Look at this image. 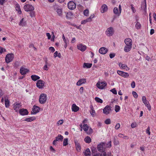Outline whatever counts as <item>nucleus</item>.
Wrapping results in <instances>:
<instances>
[{
    "mask_svg": "<svg viewBox=\"0 0 156 156\" xmlns=\"http://www.w3.org/2000/svg\"><path fill=\"white\" fill-rule=\"evenodd\" d=\"M47 95L46 94L42 93L40 95L39 101L40 104H44L45 103L47 99Z\"/></svg>",
    "mask_w": 156,
    "mask_h": 156,
    "instance_id": "nucleus-1",
    "label": "nucleus"
},
{
    "mask_svg": "<svg viewBox=\"0 0 156 156\" xmlns=\"http://www.w3.org/2000/svg\"><path fill=\"white\" fill-rule=\"evenodd\" d=\"M14 56V55L13 54H9L7 55L5 58V61L6 63H8L12 61Z\"/></svg>",
    "mask_w": 156,
    "mask_h": 156,
    "instance_id": "nucleus-2",
    "label": "nucleus"
},
{
    "mask_svg": "<svg viewBox=\"0 0 156 156\" xmlns=\"http://www.w3.org/2000/svg\"><path fill=\"white\" fill-rule=\"evenodd\" d=\"M45 84L44 81L40 80H37L36 83V86L39 89H42L44 86Z\"/></svg>",
    "mask_w": 156,
    "mask_h": 156,
    "instance_id": "nucleus-3",
    "label": "nucleus"
},
{
    "mask_svg": "<svg viewBox=\"0 0 156 156\" xmlns=\"http://www.w3.org/2000/svg\"><path fill=\"white\" fill-rule=\"evenodd\" d=\"M23 8L24 10L27 12L33 11L34 9V6L30 4H26L25 5Z\"/></svg>",
    "mask_w": 156,
    "mask_h": 156,
    "instance_id": "nucleus-4",
    "label": "nucleus"
},
{
    "mask_svg": "<svg viewBox=\"0 0 156 156\" xmlns=\"http://www.w3.org/2000/svg\"><path fill=\"white\" fill-rule=\"evenodd\" d=\"M107 85V83L105 82H101L97 83V87L99 89H102Z\"/></svg>",
    "mask_w": 156,
    "mask_h": 156,
    "instance_id": "nucleus-5",
    "label": "nucleus"
},
{
    "mask_svg": "<svg viewBox=\"0 0 156 156\" xmlns=\"http://www.w3.org/2000/svg\"><path fill=\"white\" fill-rule=\"evenodd\" d=\"M114 31L112 27H110L106 31V34L108 36H112L114 34Z\"/></svg>",
    "mask_w": 156,
    "mask_h": 156,
    "instance_id": "nucleus-6",
    "label": "nucleus"
},
{
    "mask_svg": "<svg viewBox=\"0 0 156 156\" xmlns=\"http://www.w3.org/2000/svg\"><path fill=\"white\" fill-rule=\"evenodd\" d=\"M105 143L102 142L97 146V148L98 151H105Z\"/></svg>",
    "mask_w": 156,
    "mask_h": 156,
    "instance_id": "nucleus-7",
    "label": "nucleus"
},
{
    "mask_svg": "<svg viewBox=\"0 0 156 156\" xmlns=\"http://www.w3.org/2000/svg\"><path fill=\"white\" fill-rule=\"evenodd\" d=\"M76 4L73 1H70L68 4V8L71 10H73L76 8Z\"/></svg>",
    "mask_w": 156,
    "mask_h": 156,
    "instance_id": "nucleus-8",
    "label": "nucleus"
},
{
    "mask_svg": "<svg viewBox=\"0 0 156 156\" xmlns=\"http://www.w3.org/2000/svg\"><path fill=\"white\" fill-rule=\"evenodd\" d=\"M74 143L76 146V149L78 152H80L81 150V146L79 141L77 140H74Z\"/></svg>",
    "mask_w": 156,
    "mask_h": 156,
    "instance_id": "nucleus-9",
    "label": "nucleus"
},
{
    "mask_svg": "<svg viewBox=\"0 0 156 156\" xmlns=\"http://www.w3.org/2000/svg\"><path fill=\"white\" fill-rule=\"evenodd\" d=\"M111 111V107L109 105H107L103 109V113L106 115L109 114Z\"/></svg>",
    "mask_w": 156,
    "mask_h": 156,
    "instance_id": "nucleus-10",
    "label": "nucleus"
},
{
    "mask_svg": "<svg viewBox=\"0 0 156 156\" xmlns=\"http://www.w3.org/2000/svg\"><path fill=\"white\" fill-rule=\"evenodd\" d=\"M77 47L78 49L82 52L84 51L87 49V46L85 45H83V44L82 43L77 44Z\"/></svg>",
    "mask_w": 156,
    "mask_h": 156,
    "instance_id": "nucleus-11",
    "label": "nucleus"
},
{
    "mask_svg": "<svg viewBox=\"0 0 156 156\" xmlns=\"http://www.w3.org/2000/svg\"><path fill=\"white\" fill-rule=\"evenodd\" d=\"M20 114L22 115H27L29 113L27 109L25 108H21L19 110Z\"/></svg>",
    "mask_w": 156,
    "mask_h": 156,
    "instance_id": "nucleus-12",
    "label": "nucleus"
},
{
    "mask_svg": "<svg viewBox=\"0 0 156 156\" xmlns=\"http://www.w3.org/2000/svg\"><path fill=\"white\" fill-rule=\"evenodd\" d=\"M117 73L119 75L124 78H127L129 76V74L128 73L120 71H118Z\"/></svg>",
    "mask_w": 156,
    "mask_h": 156,
    "instance_id": "nucleus-13",
    "label": "nucleus"
},
{
    "mask_svg": "<svg viewBox=\"0 0 156 156\" xmlns=\"http://www.w3.org/2000/svg\"><path fill=\"white\" fill-rule=\"evenodd\" d=\"M124 41L126 45L132 46V40L131 39L128 38L125 40Z\"/></svg>",
    "mask_w": 156,
    "mask_h": 156,
    "instance_id": "nucleus-14",
    "label": "nucleus"
},
{
    "mask_svg": "<svg viewBox=\"0 0 156 156\" xmlns=\"http://www.w3.org/2000/svg\"><path fill=\"white\" fill-rule=\"evenodd\" d=\"M29 70L23 67H21L20 70V73L22 75L26 74L27 73L29 72Z\"/></svg>",
    "mask_w": 156,
    "mask_h": 156,
    "instance_id": "nucleus-15",
    "label": "nucleus"
},
{
    "mask_svg": "<svg viewBox=\"0 0 156 156\" xmlns=\"http://www.w3.org/2000/svg\"><path fill=\"white\" fill-rule=\"evenodd\" d=\"M108 9V6L106 4H103L101 6L100 9L101 11V13H104L107 11Z\"/></svg>",
    "mask_w": 156,
    "mask_h": 156,
    "instance_id": "nucleus-16",
    "label": "nucleus"
},
{
    "mask_svg": "<svg viewBox=\"0 0 156 156\" xmlns=\"http://www.w3.org/2000/svg\"><path fill=\"white\" fill-rule=\"evenodd\" d=\"M108 50L107 48L102 47L99 50V52L101 54H105L108 51Z\"/></svg>",
    "mask_w": 156,
    "mask_h": 156,
    "instance_id": "nucleus-17",
    "label": "nucleus"
},
{
    "mask_svg": "<svg viewBox=\"0 0 156 156\" xmlns=\"http://www.w3.org/2000/svg\"><path fill=\"white\" fill-rule=\"evenodd\" d=\"M33 114H35L38 112L40 110V108L37 106H34L32 108Z\"/></svg>",
    "mask_w": 156,
    "mask_h": 156,
    "instance_id": "nucleus-18",
    "label": "nucleus"
},
{
    "mask_svg": "<svg viewBox=\"0 0 156 156\" xmlns=\"http://www.w3.org/2000/svg\"><path fill=\"white\" fill-rule=\"evenodd\" d=\"M15 9L17 11L18 14L20 15L22 13V10L20 8V5L18 3H16L15 5Z\"/></svg>",
    "mask_w": 156,
    "mask_h": 156,
    "instance_id": "nucleus-19",
    "label": "nucleus"
},
{
    "mask_svg": "<svg viewBox=\"0 0 156 156\" xmlns=\"http://www.w3.org/2000/svg\"><path fill=\"white\" fill-rule=\"evenodd\" d=\"M86 82V80L85 79H82L79 80L76 83L77 86H80L83 84H84Z\"/></svg>",
    "mask_w": 156,
    "mask_h": 156,
    "instance_id": "nucleus-20",
    "label": "nucleus"
},
{
    "mask_svg": "<svg viewBox=\"0 0 156 156\" xmlns=\"http://www.w3.org/2000/svg\"><path fill=\"white\" fill-rule=\"evenodd\" d=\"M72 110L75 112H76L79 111V108L75 104H73L71 108Z\"/></svg>",
    "mask_w": 156,
    "mask_h": 156,
    "instance_id": "nucleus-21",
    "label": "nucleus"
},
{
    "mask_svg": "<svg viewBox=\"0 0 156 156\" xmlns=\"http://www.w3.org/2000/svg\"><path fill=\"white\" fill-rule=\"evenodd\" d=\"M21 107V105L20 104L15 103L14 104V108L16 112H18Z\"/></svg>",
    "mask_w": 156,
    "mask_h": 156,
    "instance_id": "nucleus-22",
    "label": "nucleus"
},
{
    "mask_svg": "<svg viewBox=\"0 0 156 156\" xmlns=\"http://www.w3.org/2000/svg\"><path fill=\"white\" fill-rule=\"evenodd\" d=\"M143 102L145 106H146L147 107L149 111H151V106L149 104V102L148 101L147 99H146L145 101H143Z\"/></svg>",
    "mask_w": 156,
    "mask_h": 156,
    "instance_id": "nucleus-23",
    "label": "nucleus"
},
{
    "mask_svg": "<svg viewBox=\"0 0 156 156\" xmlns=\"http://www.w3.org/2000/svg\"><path fill=\"white\" fill-rule=\"evenodd\" d=\"M92 64L91 63L84 62L83 64V68H90L92 66Z\"/></svg>",
    "mask_w": 156,
    "mask_h": 156,
    "instance_id": "nucleus-24",
    "label": "nucleus"
},
{
    "mask_svg": "<svg viewBox=\"0 0 156 156\" xmlns=\"http://www.w3.org/2000/svg\"><path fill=\"white\" fill-rule=\"evenodd\" d=\"M26 24V22L24 21V18H22L20 21L19 23V25L20 26H22V27L25 26Z\"/></svg>",
    "mask_w": 156,
    "mask_h": 156,
    "instance_id": "nucleus-25",
    "label": "nucleus"
},
{
    "mask_svg": "<svg viewBox=\"0 0 156 156\" xmlns=\"http://www.w3.org/2000/svg\"><path fill=\"white\" fill-rule=\"evenodd\" d=\"M32 80L34 81L39 80L40 78L39 76L36 75H33L31 76Z\"/></svg>",
    "mask_w": 156,
    "mask_h": 156,
    "instance_id": "nucleus-26",
    "label": "nucleus"
},
{
    "mask_svg": "<svg viewBox=\"0 0 156 156\" xmlns=\"http://www.w3.org/2000/svg\"><path fill=\"white\" fill-rule=\"evenodd\" d=\"M90 108L91 111H90V113L92 116L94 117L95 116V112L94 110L93 106H90Z\"/></svg>",
    "mask_w": 156,
    "mask_h": 156,
    "instance_id": "nucleus-27",
    "label": "nucleus"
},
{
    "mask_svg": "<svg viewBox=\"0 0 156 156\" xmlns=\"http://www.w3.org/2000/svg\"><path fill=\"white\" fill-rule=\"evenodd\" d=\"M85 156H90V152L89 148H87L84 152Z\"/></svg>",
    "mask_w": 156,
    "mask_h": 156,
    "instance_id": "nucleus-28",
    "label": "nucleus"
},
{
    "mask_svg": "<svg viewBox=\"0 0 156 156\" xmlns=\"http://www.w3.org/2000/svg\"><path fill=\"white\" fill-rule=\"evenodd\" d=\"M132 47V46H126L124 48V51L126 52H128L130 51Z\"/></svg>",
    "mask_w": 156,
    "mask_h": 156,
    "instance_id": "nucleus-29",
    "label": "nucleus"
},
{
    "mask_svg": "<svg viewBox=\"0 0 156 156\" xmlns=\"http://www.w3.org/2000/svg\"><path fill=\"white\" fill-rule=\"evenodd\" d=\"M63 137L61 134H58V136L55 138L56 140L57 141H62L63 139Z\"/></svg>",
    "mask_w": 156,
    "mask_h": 156,
    "instance_id": "nucleus-30",
    "label": "nucleus"
},
{
    "mask_svg": "<svg viewBox=\"0 0 156 156\" xmlns=\"http://www.w3.org/2000/svg\"><path fill=\"white\" fill-rule=\"evenodd\" d=\"M113 13L115 15L119 16L121 13H120L119 11V12L118 8L117 7H115L113 9Z\"/></svg>",
    "mask_w": 156,
    "mask_h": 156,
    "instance_id": "nucleus-31",
    "label": "nucleus"
},
{
    "mask_svg": "<svg viewBox=\"0 0 156 156\" xmlns=\"http://www.w3.org/2000/svg\"><path fill=\"white\" fill-rule=\"evenodd\" d=\"M142 26L140 23L139 22H137L135 24V27L138 30L140 29L141 28Z\"/></svg>",
    "mask_w": 156,
    "mask_h": 156,
    "instance_id": "nucleus-32",
    "label": "nucleus"
},
{
    "mask_svg": "<svg viewBox=\"0 0 156 156\" xmlns=\"http://www.w3.org/2000/svg\"><path fill=\"white\" fill-rule=\"evenodd\" d=\"M85 142L89 144L91 142V139L89 136H87L84 139Z\"/></svg>",
    "mask_w": 156,
    "mask_h": 156,
    "instance_id": "nucleus-33",
    "label": "nucleus"
},
{
    "mask_svg": "<svg viewBox=\"0 0 156 156\" xmlns=\"http://www.w3.org/2000/svg\"><path fill=\"white\" fill-rule=\"evenodd\" d=\"M36 119L35 117H32L29 118H26L24 120L27 122H31L32 121L35 120Z\"/></svg>",
    "mask_w": 156,
    "mask_h": 156,
    "instance_id": "nucleus-34",
    "label": "nucleus"
},
{
    "mask_svg": "<svg viewBox=\"0 0 156 156\" xmlns=\"http://www.w3.org/2000/svg\"><path fill=\"white\" fill-rule=\"evenodd\" d=\"M5 107L7 108H9V101L8 99H5Z\"/></svg>",
    "mask_w": 156,
    "mask_h": 156,
    "instance_id": "nucleus-35",
    "label": "nucleus"
},
{
    "mask_svg": "<svg viewBox=\"0 0 156 156\" xmlns=\"http://www.w3.org/2000/svg\"><path fill=\"white\" fill-rule=\"evenodd\" d=\"M142 8L145 11L146 9L147 5L146 0H144V2L142 3Z\"/></svg>",
    "mask_w": 156,
    "mask_h": 156,
    "instance_id": "nucleus-36",
    "label": "nucleus"
},
{
    "mask_svg": "<svg viewBox=\"0 0 156 156\" xmlns=\"http://www.w3.org/2000/svg\"><path fill=\"white\" fill-rule=\"evenodd\" d=\"M119 66L120 67L124 69H126L127 68V66L126 65V64H122L121 62L119 63Z\"/></svg>",
    "mask_w": 156,
    "mask_h": 156,
    "instance_id": "nucleus-37",
    "label": "nucleus"
},
{
    "mask_svg": "<svg viewBox=\"0 0 156 156\" xmlns=\"http://www.w3.org/2000/svg\"><path fill=\"white\" fill-rule=\"evenodd\" d=\"M83 126V130L85 131H87L89 129V126L87 124H84Z\"/></svg>",
    "mask_w": 156,
    "mask_h": 156,
    "instance_id": "nucleus-38",
    "label": "nucleus"
},
{
    "mask_svg": "<svg viewBox=\"0 0 156 156\" xmlns=\"http://www.w3.org/2000/svg\"><path fill=\"white\" fill-rule=\"evenodd\" d=\"M68 139L65 138L63 140V145L66 146L68 144Z\"/></svg>",
    "mask_w": 156,
    "mask_h": 156,
    "instance_id": "nucleus-39",
    "label": "nucleus"
},
{
    "mask_svg": "<svg viewBox=\"0 0 156 156\" xmlns=\"http://www.w3.org/2000/svg\"><path fill=\"white\" fill-rule=\"evenodd\" d=\"M120 109V107L118 105H116L115 107V111L116 112H118L119 111Z\"/></svg>",
    "mask_w": 156,
    "mask_h": 156,
    "instance_id": "nucleus-40",
    "label": "nucleus"
},
{
    "mask_svg": "<svg viewBox=\"0 0 156 156\" xmlns=\"http://www.w3.org/2000/svg\"><path fill=\"white\" fill-rule=\"evenodd\" d=\"M95 100L96 101L100 103H102L103 102V101L102 99L98 97L95 98Z\"/></svg>",
    "mask_w": 156,
    "mask_h": 156,
    "instance_id": "nucleus-41",
    "label": "nucleus"
},
{
    "mask_svg": "<svg viewBox=\"0 0 156 156\" xmlns=\"http://www.w3.org/2000/svg\"><path fill=\"white\" fill-rule=\"evenodd\" d=\"M58 14L59 16H62V10L61 9H58L57 10Z\"/></svg>",
    "mask_w": 156,
    "mask_h": 156,
    "instance_id": "nucleus-42",
    "label": "nucleus"
},
{
    "mask_svg": "<svg viewBox=\"0 0 156 156\" xmlns=\"http://www.w3.org/2000/svg\"><path fill=\"white\" fill-rule=\"evenodd\" d=\"M64 120L63 119H61L59 120L57 122V126H59V125H62L63 123Z\"/></svg>",
    "mask_w": 156,
    "mask_h": 156,
    "instance_id": "nucleus-43",
    "label": "nucleus"
},
{
    "mask_svg": "<svg viewBox=\"0 0 156 156\" xmlns=\"http://www.w3.org/2000/svg\"><path fill=\"white\" fill-rule=\"evenodd\" d=\"M6 51V49L5 48H3L2 47L0 46V54H2L3 52Z\"/></svg>",
    "mask_w": 156,
    "mask_h": 156,
    "instance_id": "nucleus-44",
    "label": "nucleus"
},
{
    "mask_svg": "<svg viewBox=\"0 0 156 156\" xmlns=\"http://www.w3.org/2000/svg\"><path fill=\"white\" fill-rule=\"evenodd\" d=\"M105 123L107 125L110 124L111 123V121L110 119H106L105 121Z\"/></svg>",
    "mask_w": 156,
    "mask_h": 156,
    "instance_id": "nucleus-45",
    "label": "nucleus"
},
{
    "mask_svg": "<svg viewBox=\"0 0 156 156\" xmlns=\"http://www.w3.org/2000/svg\"><path fill=\"white\" fill-rule=\"evenodd\" d=\"M89 18H87L86 20H83L81 22L82 24H85L87 22H90Z\"/></svg>",
    "mask_w": 156,
    "mask_h": 156,
    "instance_id": "nucleus-46",
    "label": "nucleus"
},
{
    "mask_svg": "<svg viewBox=\"0 0 156 156\" xmlns=\"http://www.w3.org/2000/svg\"><path fill=\"white\" fill-rule=\"evenodd\" d=\"M113 143H114V145H119V141L116 139H114V141H113Z\"/></svg>",
    "mask_w": 156,
    "mask_h": 156,
    "instance_id": "nucleus-47",
    "label": "nucleus"
},
{
    "mask_svg": "<svg viewBox=\"0 0 156 156\" xmlns=\"http://www.w3.org/2000/svg\"><path fill=\"white\" fill-rule=\"evenodd\" d=\"M89 11L88 9H85L83 11L84 15L85 16H88L89 14Z\"/></svg>",
    "mask_w": 156,
    "mask_h": 156,
    "instance_id": "nucleus-48",
    "label": "nucleus"
},
{
    "mask_svg": "<svg viewBox=\"0 0 156 156\" xmlns=\"http://www.w3.org/2000/svg\"><path fill=\"white\" fill-rule=\"evenodd\" d=\"M132 94L133 96V97L135 98H138V96L137 93L135 91L132 92Z\"/></svg>",
    "mask_w": 156,
    "mask_h": 156,
    "instance_id": "nucleus-49",
    "label": "nucleus"
},
{
    "mask_svg": "<svg viewBox=\"0 0 156 156\" xmlns=\"http://www.w3.org/2000/svg\"><path fill=\"white\" fill-rule=\"evenodd\" d=\"M102 153L101 154L100 153V156H106V153L105 151H101Z\"/></svg>",
    "mask_w": 156,
    "mask_h": 156,
    "instance_id": "nucleus-50",
    "label": "nucleus"
},
{
    "mask_svg": "<svg viewBox=\"0 0 156 156\" xmlns=\"http://www.w3.org/2000/svg\"><path fill=\"white\" fill-rule=\"evenodd\" d=\"M131 9L132 10V12L133 13H134L136 12V10L135 8L133 7V5L132 4L131 5Z\"/></svg>",
    "mask_w": 156,
    "mask_h": 156,
    "instance_id": "nucleus-51",
    "label": "nucleus"
},
{
    "mask_svg": "<svg viewBox=\"0 0 156 156\" xmlns=\"http://www.w3.org/2000/svg\"><path fill=\"white\" fill-rule=\"evenodd\" d=\"M111 146V141L110 140L109 141L108 143L106 144V147H107L110 148Z\"/></svg>",
    "mask_w": 156,
    "mask_h": 156,
    "instance_id": "nucleus-52",
    "label": "nucleus"
},
{
    "mask_svg": "<svg viewBox=\"0 0 156 156\" xmlns=\"http://www.w3.org/2000/svg\"><path fill=\"white\" fill-rule=\"evenodd\" d=\"M120 127V124L119 123H117L116 125L115 126V129L116 130H118Z\"/></svg>",
    "mask_w": 156,
    "mask_h": 156,
    "instance_id": "nucleus-53",
    "label": "nucleus"
},
{
    "mask_svg": "<svg viewBox=\"0 0 156 156\" xmlns=\"http://www.w3.org/2000/svg\"><path fill=\"white\" fill-rule=\"evenodd\" d=\"M111 91L114 94H117V91L115 88L111 89Z\"/></svg>",
    "mask_w": 156,
    "mask_h": 156,
    "instance_id": "nucleus-54",
    "label": "nucleus"
},
{
    "mask_svg": "<svg viewBox=\"0 0 156 156\" xmlns=\"http://www.w3.org/2000/svg\"><path fill=\"white\" fill-rule=\"evenodd\" d=\"M79 91L81 94H83V87H81L79 89Z\"/></svg>",
    "mask_w": 156,
    "mask_h": 156,
    "instance_id": "nucleus-55",
    "label": "nucleus"
},
{
    "mask_svg": "<svg viewBox=\"0 0 156 156\" xmlns=\"http://www.w3.org/2000/svg\"><path fill=\"white\" fill-rule=\"evenodd\" d=\"M136 85L134 81H133L132 82L131 84V86L133 88L135 87Z\"/></svg>",
    "mask_w": 156,
    "mask_h": 156,
    "instance_id": "nucleus-56",
    "label": "nucleus"
},
{
    "mask_svg": "<svg viewBox=\"0 0 156 156\" xmlns=\"http://www.w3.org/2000/svg\"><path fill=\"white\" fill-rule=\"evenodd\" d=\"M48 66L45 65L43 67V69L44 70H47L48 69Z\"/></svg>",
    "mask_w": 156,
    "mask_h": 156,
    "instance_id": "nucleus-57",
    "label": "nucleus"
},
{
    "mask_svg": "<svg viewBox=\"0 0 156 156\" xmlns=\"http://www.w3.org/2000/svg\"><path fill=\"white\" fill-rule=\"evenodd\" d=\"M94 14L91 15L88 18V19H90V22L92 21V19H93V18H94Z\"/></svg>",
    "mask_w": 156,
    "mask_h": 156,
    "instance_id": "nucleus-58",
    "label": "nucleus"
},
{
    "mask_svg": "<svg viewBox=\"0 0 156 156\" xmlns=\"http://www.w3.org/2000/svg\"><path fill=\"white\" fill-rule=\"evenodd\" d=\"M115 54L114 53H111L109 54V57L111 58H112L114 57Z\"/></svg>",
    "mask_w": 156,
    "mask_h": 156,
    "instance_id": "nucleus-59",
    "label": "nucleus"
},
{
    "mask_svg": "<svg viewBox=\"0 0 156 156\" xmlns=\"http://www.w3.org/2000/svg\"><path fill=\"white\" fill-rule=\"evenodd\" d=\"M150 128L149 127H148L147 128V130H146V131L147 133L148 134V135H150L151 134V132L150 131Z\"/></svg>",
    "mask_w": 156,
    "mask_h": 156,
    "instance_id": "nucleus-60",
    "label": "nucleus"
},
{
    "mask_svg": "<svg viewBox=\"0 0 156 156\" xmlns=\"http://www.w3.org/2000/svg\"><path fill=\"white\" fill-rule=\"evenodd\" d=\"M49 49L52 52H54L55 51V48L52 47H51L49 48Z\"/></svg>",
    "mask_w": 156,
    "mask_h": 156,
    "instance_id": "nucleus-61",
    "label": "nucleus"
},
{
    "mask_svg": "<svg viewBox=\"0 0 156 156\" xmlns=\"http://www.w3.org/2000/svg\"><path fill=\"white\" fill-rule=\"evenodd\" d=\"M62 38L64 42H65V43H67V40L65 39V36L64 34L62 35Z\"/></svg>",
    "mask_w": 156,
    "mask_h": 156,
    "instance_id": "nucleus-62",
    "label": "nucleus"
},
{
    "mask_svg": "<svg viewBox=\"0 0 156 156\" xmlns=\"http://www.w3.org/2000/svg\"><path fill=\"white\" fill-rule=\"evenodd\" d=\"M30 15L31 17H33L34 15V12L33 11H30Z\"/></svg>",
    "mask_w": 156,
    "mask_h": 156,
    "instance_id": "nucleus-63",
    "label": "nucleus"
},
{
    "mask_svg": "<svg viewBox=\"0 0 156 156\" xmlns=\"http://www.w3.org/2000/svg\"><path fill=\"white\" fill-rule=\"evenodd\" d=\"M136 126V124L135 123H132L131 125V126L132 128H134Z\"/></svg>",
    "mask_w": 156,
    "mask_h": 156,
    "instance_id": "nucleus-64",
    "label": "nucleus"
}]
</instances>
